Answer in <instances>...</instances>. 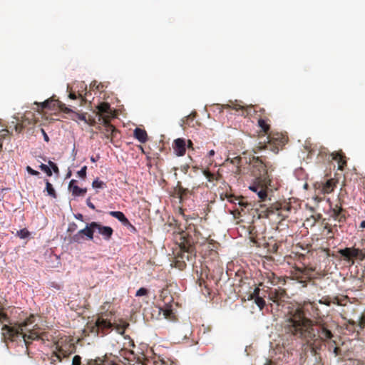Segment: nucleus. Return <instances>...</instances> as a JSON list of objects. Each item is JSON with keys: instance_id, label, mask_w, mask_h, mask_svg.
<instances>
[{"instance_id": "5fc2aeb1", "label": "nucleus", "mask_w": 365, "mask_h": 365, "mask_svg": "<svg viewBox=\"0 0 365 365\" xmlns=\"http://www.w3.org/2000/svg\"><path fill=\"white\" fill-rule=\"evenodd\" d=\"M259 292H260L259 288V287H255L254 289L253 292L250 294V299H256V297H260L259 296Z\"/></svg>"}, {"instance_id": "2f4dec72", "label": "nucleus", "mask_w": 365, "mask_h": 365, "mask_svg": "<svg viewBox=\"0 0 365 365\" xmlns=\"http://www.w3.org/2000/svg\"><path fill=\"white\" fill-rule=\"evenodd\" d=\"M174 264L175 267L178 268L180 270H183L186 267L185 260H183V257L180 256L175 255Z\"/></svg>"}, {"instance_id": "79ce46f5", "label": "nucleus", "mask_w": 365, "mask_h": 365, "mask_svg": "<svg viewBox=\"0 0 365 365\" xmlns=\"http://www.w3.org/2000/svg\"><path fill=\"white\" fill-rule=\"evenodd\" d=\"M84 240L83 235L78 231L71 237V241L77 243H81Z\"/></svg>"}, {"instance_id": "4d7b16f0", "label": "nucleus", "mask_w": 365, "mask_h": 365, "mask_svg": "<svg viewBox=\"0 0 365 365\" xmlns=\"http://www.w3.org/2000/svg\"><path fill=\"white\" fill-rule=\"evenodd\" d=\"M81 357L78 355L74 356L72 361V365H81Z\"/></svg>"}, {"instance_id": "bb28decb", "label": "nucleus", "mask_w": 365, "mask_h": 365, "mask_svg": "<svg viewBox=\"0 0 365 365\" xmlns=\"http://www.w3.org/2000/svg\"><path fill=\"white\" fill-rule=\"evenodd\" d=\"M258 126L264 134H268L270 130L269 119L259 118L258 119Z\"/></svg>"}, {"instance_id": "9d476101", "label": "nucleus", "mask_w": 365, "mask_h": 365, "mask_svg": "<svg viewBox=\"0 0 365 365\" xmlns=\"http://www.w3.org/2000/svg\"><path fill=\"white\" fill-rule=\"evenodd\" d=\"M38 106L41 110L48 108L50 110L54 109L56 107H58L61 111L65 113H70L72 110L66 106V105L58 100H56L53 98H51L44 102L38 104Z\"/></svg>"}, {"instance_id": "4c0bfd02", "label": "nucleus", "mask_w": 365, "mask_h": 365, "mask_svg": "<svg viewBox=\"0 0 365 365\" xmlns=\"http://www.w3.org/2000/svg\"><path fill=\"white\" fill-rule=\"evenodd\" d=\"M63 359L62 356H58L53 351L49 357L50 363L53 365H56L58 362H61Z\"/></svg>"}, {"instance_id": "a878e982", "label": "nucleus", "mask_w": 365, "mask_h": 365, "mask_svg": "<svg viewBox=\"0 0 365 365\" xmlns=\"http://www.w3.org/2000/svg\"><path fill=\"white\" fill-rule=\"evenodd\" d=\"M109 215L116 219H118L123 225H130V221L125 216V215L120 211H110Z\"/></svg>"}, {"instance_id": "cd10ccee", "label": "nucleus", "mask_w": 365, "mask_h": 365, "mask_svg": "<svg viewBox=\"0 0 365 365\" xmlns=\"http://www.w3.org/2000/svg\"><path fill=\"white\" fill-rule=\"evenodd\" d=\"M113 328H114L116 330V331L120 335L124 334L125 329L129 326V324L128 322H126L125 321H124L123 319H120L119 323H118V324H115V323H113Z\"/></svg>"}, {"instance_id": "864d4df0", "label": "nucleus", "mask_w": 365, "mask_h": 365, "mask_svg": "<svg viewBox=\"0 0 365 365\" xmlns=\"http://www.w3.org/2000/svg\"><path fill=\"white\" fill-rule=\"evenodd\" d=\"M327 155H330V154H329V152L327 148H321L319 150L318 157H322L323 158L324 157H327Z\"/></svg>"}, {"instance_id": "dca6fc26", "label": "nucleus", "mask_w": 365, "mask_h": 365, "mask_svg": "<svg viewBox=\"0 0 365 365\" xmlns=\"http://www.w3.org/2000/svg\"><path fill=\"white\" fill-rule=\"evenodd\" d=\"M225 108H230L236 110H242V115L244 117H247L251 115L252 111L253 110V106H244L242 104V102H232L231 104L224 105ZM254 111H255L254 110Z\"/></svg>"}, {"instance_id": "f257e3e1", "label": "nucleus", "mask_w": 365, "mask_h": 365, "mask_svg": "<svg viewBox=\"0 0 365 365\" xmlns=\"http://www.w3.org/2000/svg\"><path fill=\"white\" fill-rule=\"evenodd\" d=\"M283 327L285 334L303 340L313 350L320 349L322 342L333 337L325 324H317L306 316L304 307H297L289 310Z\"/></svg>"}, {"instance_id": "20e7f679", "label": "nucleus", "mask_w": 365, "mask_h": 365, "mask_svg": "<svg viewBox=\"0 0 365 365\" xmlns=\"http://www.w3.org/2000/svg\"><path fill=\"white\" fill-rule=\"evenodd\" d=\"M361 246V248H356L354 246L341 249L338 251V253L343 260L353 265L355 260L362 261L365 259V240L362 242Z\"/></svg>"}, {"instance_id": "5701e85b", "label": "nucleus", "mask_w": 365, "mask_h": 365, "mask_svg": "<svg viewBox=\"0 0 365 365\" xmlns=\"http://www.w3.org/2000/svg\"><path fill=\"white\" fill-rule=\"evenodd\" d=\"M336 187V182L334 179H329L326 182L322 184V192L323 194H329L332 192Z\"/></svg>"}, {"instance_id": "39448f33", "label": "nucleus", "mask_w": 365, "mask_h": 365, "mask_svg": "<svg viewBox=\"0 0 365 365\" xmlns=\"http://www.w3.org/2000/svg\"><path fill=\"white\" fill-rule=\"evenodd\" d=\"M35 317L31 314L26 318L22 323L19 324L18 327H10L7 324H4L2 327V334L6 339H9L11 341H16L19 336L22 334V331L28 326L34 322Z\"/></svg>"}, {"instance_id": "aec40b11", "label": "nucleus", "mask_w": 365, "mask_h": 365, "mask_svg": "<svg viewBox=\"0 0 365 365\" xmlns=\"http://www.w3.org/2000/svg\"><path fill=\"white\" fill-rule=\"evenodd\" d=\"M19 337H21L24 339L26 346L28 347L31 341L38 339L40 338V334L36 329L30 330L28 333H24V331H22V334H20L19 338Z\"/></svg>"}, {"instance_id": "4468645a", "label": "nucleus", "mask_w": 365, "mask_h": 365, "mask_svg": "<svg viewBox=\"0 0 365 365\" xmlns=\"http://www.w3.org/2000/svg\"><path fill=\"white\" fill-rule=\"evenodd\" d=\"M267 182H263V181L257 180V182L249 187L252 191L257 194L260 201H264L267 197Z\"/></svg>"}, {"instance_id": "ea45409f", "label": "nucleus", "mask_w": 365, "mask_h": 365, "mask_svg": "<svg viewBox=\"0 0 365 365\" xmlns=\"http://www.w3.org/2000/svg\"><path fill=\"white\" fill-rule=\"evenodd\" d=\"M16 235L21 239H25L30 236V232L26 228H24L18 230Z\"/></svg>"}, {"instance_id": "49530a36", "label": "nucleus", "mask_w": 365, "mask_h": 365, "mask_svg": "<svg viewBox=\"0 0 365 365\" xmlns=\"http://www.w3.org/2000/svg\"><path fill=\"white\" fill-rule=\"evenodd\" d=\"M105 185V182L98 180H94L92 184L94 188H103Z\"/></svg>"}, {"instance_id": "bf43d9fd", "label": "nucleus", "mask_w": 365, "mask_h": 365, "mask_svg": "<svg viewBox=\"0 0 365 365\" xmlns=\"http://www.w3.org/2000/svg\"><path fill=\"white\" fill-rule=\"evenodd\" d=\"M359 186L365 188V176L359 177L358 180Z\"/></svg>"}, {"instance_id": "e433bc0d", "label": "nucleus", "mask_w": 365, "mask_h": 365, "mask_svg": "<svg viewBox=\"0 0 365 365\" xmlns=\"http://www.w3.org/2000/svg\"><path fill=\"white\" fill-rule=\"evenodd\" d=\"M255 227L254 226H250L249 227V232H250V240L254 244H255L257 246H259L257 235H255Z\"/></svg>"}, {"instance_id": "412c9836", "label": "nucleus", "mask_w": 365, "mask_h": 365, "mask_svg": "<svg viewBox=\"0 0 365 365\" xmlns=\"http://www.w3.org/2000/svg\"><path fill=\"white\" fill-rule=\"evenodd\" d=\"M330 156H331L333 160L337 162L338 169L341 170H344V168L346 165V160L344 154L341 151H340L336 153H332L330 154Z\"/></svg>"}, {"instance_id": "0eeeda50", "label": "nucleus", "mask_w": 365, "mask_h": 365, "mask_svg": "<svg viewBox=\"0 0 365 365\" xmlns=\"http://www.w3.org/2000/svg\"><path fill=\"white\" fill-rule=\"evenodd\" d=\"M250 164L252 166V172L257 180L263 181V182L269 180L267 175V165L259 157L253 156Z\"/></svg>"}, {"instance_id": "b1692460", "label": "nucleus", "mask_w": 365, "mask_h": 365, "mask_svg": "<svg viewBox=\"0 0 365 365\" xmlns=\"http://www.w3.org/2000/svg\"><path fill=\"white\" fill-rule=\"evenodd\" d=\"M134 137L141 143H145L148 140V134L144 129L136 128L133 133Z\"/></svg>"}, {"instance_id": "680f3d73", "label": "nucleus", "mask_w": 365, "mask_h": 365, "mask_svg": "<svg viewBox=\"0 0 365 365\" xmlns=\"http://www.w3.org/2000/svg\"><path fill=\"white\" fill-rule=\"evenodd\" d=\"M76 115L78 116V118L81 120H83L84 122H87V118H86L85 113H76Z\"/></svg>"}, {"instance_id": "c03bdc74", "label": "nucleus", "mask_w": 365, "mask_h": 365, "mask_svg": "<svg viewBox=\"0 0 365 365\" xmlns=\"http://www.w3.org/2000/svg\"><path fill=\"white\" fill-rule=\"evenodd\" d=\"M39 168L43 171L44 173H46V175L49 177H51L52 175V171H51V169L46 165L45 164H41L39 165Z\"/></svg>"}, {"instance_id": "58836bf2", "label": "nucleus", "mask_w": 365, "mask_h": 365, "mask_svg": "<svg viewBox=\"0 0 365 365\" xmlns=\"http://www.w3.org/2000/svg\"><path fill=\"white\" fill-rule=\"evenodd\" d=\"M87 365H106L105 360L100 357H97L95 359H89L87 362Z\"/></svg>"}, {"instance_id": "8fccbe9b", "label": "nucleus", "mask_w": 365, "mask_h": 365, "mask_svg": "<svg viewBox=\"0 0 365 365\" xmlns=\"http://www.w3.org/2000/svg\"><path fill=\"white\" fill-rule=\"evenodd\" d=\"M9 135V130L7 129H2L0 131V142L2 143V140L6 138Z\"/></svg>"}, {"instance_id": "6ab92c4d", "label": "nucleus", "mask_w": 365, "mask_h": 365, "mask_svg": "<svg viewBox=\"0 0 365 365\" xmlns=\"http://www.w3.org/2000/svg\"><path fill=\"white\" fill-rule=\"evenodd\" d=\"M265 278L267 279V283H269L271 285H280L285 284L286 279L284 277L277 276L272 272H268L265 273Z\"/></svg>"}, {"instance_id": "de8ad7c7", "label": "nucleus", "mask_w": 365, "mask_h": 365, "mask_svg": "<svg viewBox=\"0 0 365 365\" xmlns=\"http://www.w3.org/2000/svg\"><path fill=\"white\" fill-rule=\"evenodd\" d=\"M148 293V291L147 289L144 288V287H141L140 288L137 292H136V294H135V296L136 297H141V296H145V295H147Z\"/></svg>"}, {"instance_id": "052dcab7", "label": "nucleus", "mask_w": 365, "mask_h": 365, "mask_svg": "<svg viewBox=\"0 0 365 365\" xmlns=\"http://www.w3.org/2000/svg\"><path fill=\"white\" fill-rule=\"evenodd\" d=\"M15 131L18 133H20L24 130V125L21 123H16L14 125Z\"/></svg>"}, {"instance_id": "603ef678", "label": "nucleus", "mask_w": 365, "mask_h": 365, "mask_svg": "<svg viewBox=\"0 0 365 365\" xmlns=\"http://www.w3.org/2000/svg\"><path fill=\"white\" fill-rule=\"evenodd\" d=\"M358 327H359L360 331H362L364 329V327H365V317L364 316L360 317Z\"/></svg>"}, {"instance_id": "72a5a7b5", "label": "nucleus", "mask_w": 365, "mask_h": 365, "mask_svg": "<svg viewBox=\"0 0 365 365\" xmlns=\"http://www.w3.org/2000/svg\"><path fill=\"white\" fill-rule=\"evenodd\" d=\"M348 301V297L346 296H341V297H334L332 299V302L334 304H336L337 305L344 306L346 304Z\"/></svg>"}, {"instance_id": "2eb2a0df", "label": "nucleus", "mask_w": 365, "mask_h": 365, "mask_svg": "<svg viewBox=\"0 0 365 365\" xmlns=\"http://www.w3.org/2000/svg\"><path fill=\"white\" fill-rule=\"evenodd\" d=\"M91 226L93 228H95V230H97L98 233L101 235L104 240H110L112 237L113 230L112 227L109 226H103L101 224L92 222L91 223Z\"/></svg>"}, {"instance_id": "3c124183", "label": "nucleus", "mask_w": 365, "mask_h": 365, "mask_svg": "<svg viewBox=\"0 0 365 365\" xmlns=\"http://www.w3.org/2000/svg\"><path fill=\"white\" fill-rule=\"evenodd\" d=\"M49 168L53 170L55 173L57 175L59 173V169L56 163L49 160L48 161Z\"/></svg>"}, {"instance_id": "a19ab883", "label": "nucleus", "mask_w": 365, "mask_h": 365, "mask_svg": "<svg viewBox=\"0 0 365 365\" xmlns=\"http://www.w3.org/2000/svg\"><path fill=\"white\" fill-rule=\"evenodd\" d=\"M202 173L209 182H213L214 180H217V178L215 176V175L210 173L208 170H204Z\"/></svg>"}, {"instance_id": "c756f323", "label": "nucleus", "mask_w": 365, "mask_h": 365, "mask_svg": "<svg viewBox=\"0 0 365 365\" xmlns=\"http://www.w3.org/2000/svg\"><path fill=\"white\" fill-rule=\"evenodd\" d=\"M88 92L85 93V96H83L81 93H78V95L74 92H70L68 97L70 99L75 100L79 98V106H83L87 102V99L86 96Z\"/></svg>"}, {"instance_id": "13d9d810", "label": "nucleus", "mask_w": 365, "mask_h": 365, "mask_svg": "<svg viewBox=\"0 0 365 365\" xmlns=\"http://www.w3.org/2000/svg\"><path fill=\"white\" fill-rule=\"evenodd\" d=\"M26 170L31 175L37 176V175H38L40 174L38 171H36V170H34L33 168H31L29 165L26 166Z\"/></svg>"}, {"instance_id": "423d86ee", "label": "nucleus", "mask_w": 365, "mask_h": 365, "mask_svg": "<svg viewBox=\"0 0 365 365\" xmlns=\"http://www.w3.org/2000/svg\"><path fill=\"white\" fill-rule=\"evenodd\" d=\"M107 315L106 313H102L98 316L94 324L88 327L92 334L103 336L113 329V324L107 318H105Z\"/></svg>"}, {"instance_id": "c9c22d12", "label": "nucleus", "mask_w": 365, "mask_h": 365, "mask_svg": "<svg viewBox=\"0 0 365 365\" xmlns=\"http://www.w3.org/2000/svg\"><path fill=\"white\" fill-rule=\"evenodd\" d=\"M298 270L307 278L311 279V272L315 271V268L312 267H305L303 269H298Z\"/></svg>"}, {"instance_id": "37998d69", "label": "nucleus", "mask_w": 365, "mask_h": 365, "mask_svg": "<svg viewBox=\"0 0 365 365\" xmlns=\"http://www.w3.org/2000/svg\"><path fill=\"white\" fill-rule=\"evenodd\" d=\"M255 302L260 309H262L265 305V301L262 297H256V299H255Z\"/></svg>"}, {"instance_id": "7c9ffc66", "label": "nucleus", "mask_w": 365, "mask_h": 365, "mask_svg": "<svg viewBox=\"0 0 365 365\" xmlns=\"http://www.w3.org/2000/svg\"><path fill=\"white\" fill-rule=\"evenodd\" d=\"M95 228L91 227V224L89 225H87L84 229H82L80 231V233H81L83 237H87L89 240L93 239V232H94Z\"/></svg>"}, {"instance_id": "0e129e2a", "label": "nucleus", "mask_w": 365, "mask_h": 365, "mask_svg": "<svg viewBox=\"0 0 365 365\" xmlns=\"http://www.w3.org/2000/svg\"><path fill=\"white\" fill-rule=\"evenodd\" d=\"M241 160H242V158L240 157L234 158L232 160V163L236 164L238 165H240Z\"/></svg>"}, {"instance_id": "774afa93", "label": "nucleus", "mask_w": 365, "mask_h": 365, "mask_svg": "<svg viewBox=\"0 0 365 365\" xmlns=\"http://www.w3.org/2000/svg\"><path fill=\"white\" fill-rule=\"evenodd\" d=\"M41 133L43 135V138H44V140L46 141V142H48L49 141V138L48 136V135L46 134V133L45 132V130L43 129H41Z\"/></svg>"}, {"instance_id": "a211bd4d", "label": "nucleus", "mask_w": 365, "mask_h": 365, "mask_svg": "<svg viewBox=\"0 0 365 365\" xmlns=\"http://www.w3.org/2000/svg\"><path fill=\"white\" fill-rule=\"evenodd\" d=\"M192 333V331L190 324H184L176 331V335L179 341L180 339H187L191 336Z\"/></svg>"}, {"instance_id": "f8f14e48", "label": "nucleus", "mask_w": 365, "mask_h": 365, "mask_svg": "<svg viewBox=\"0 0 365 365\" xmlns=\"http://www.w3.org/2000/svg\"><path fill=\"white\" fill-rule=\"evenodd\" d=\"M55 350L53 352L57 354L58 356H62V359L68 358L69 356L75 351L76 346L73 344L70 343L68 347L63 345L62 341H58L56 344Z\"/></svg>"}, {"instance_id": "4be33fe9", "label": "nucleus", "mask_w": 365, "mask_h": 365, "mask_svg": "<svg viewBox=\"0 0 365 365\" xmlns=\"http://www.w3.org/2000/svg\"><path fill=\"white\" fill-rule=\"evenodd\" d=\"M76 183V180H71L69 182L68 189L74 196H83L86 193V189L79 187Z\"/></svg>"}, {"instance_id": "473e14b6", "label": "nucleus", "mask_w": 365, "mask_h": 365, "mask_svg": "<svg viewBox=\"0 0 365 365\" xmlns=\"http://www.w3.org/2000/svg\"><path fill=\"white\" fill-rule=\"evenodd\" d=\"M46 182V191L47 192L48 195L53 198H56L57 195L56 192L52 185V184L48 181V180H45Z\"/></svg>"}, {"instance_id": "f704fd0d", "label": "nucleus", "mask_w": 365, "mask_h": 365, "mask_svg": "<svg viewBox=\"0 0 365 365\" xmlns=\"http://www.w3.org/2000/svg\"><path fill=\"white\" fill-rule=\"evenodd\" d=\"M338 227H334V225H331L329 223L325 224L324 229L327 230V235L329 238H333L335 231H337Z\"/></svg>"}, {"instance_id": "a18cd8bd", "label": "nucleus", "mask_w": 365, "mask_h": 365, "mask_svg": "<svg viewBox=\"0 0 365 365\" xmlns=\"http://www.w3.org/2000/svg\"><path fill=\"white\" fill-rule=\"evenodd\" d=\"M163 315L166 319H173L175 317L174 313L171 309H165L163 310Z\"/></svg>"}, {"instance_id": "6e6552de", "label": "nucleus", "mask_w": 365, "mask_h": 365, "mask_svg": "<svg viewBox=\"0 0 365 365\" xmlns=\"http://www.w3.org/2000/svg\"><path fill=\"white\" fill-rule=\"evenodd\" d=\"M291 208V206L287 203L282 204L279 202H275L267 208L266 215L267 217H269L272 215L277 214L284 220L288 217V212L290 211Z\"/></svg>"}, {"instance_id": "09e8293b", "label": "nucleus", "mask_w": 365, "mask_h": 365, "mask_svg": "<svg viewBox=\"0 0 365 365\" xmlns=\"http://www.w3.org/2000/svg\"><path fill=\"white\" fill-rule=\"evenodd\" d=\"M329 350L330 351H333V353L334 354V356H336L339 355V354H340V353H341V349H340L339 347H338V346H333L332 345H331V346H330L329 347Z\"/></svg>"}, {"instance_id": "9b49d317", "label": "nucleus", "mask_w": 365, "mask_h": 365, "mask_svg": "<svg viewBox=\"0 0 365 365\" xmlns=\"http://www.w3.org/2000/svg\"><path fill=\"white\" fill-rule=\"evenodd\" d=\"M330 217L336 222L334 227L342 226V224L346 221V210L341 207V205H336L330 210Z\"/></svg>"}, {"instance_id": "e2e57ef3", "label": "nucleus", "mask_w": 365, "mask_h": 365, "mask_svg": "<svg viewBox=\"0 0 365 365\" xmlns=\"http://www.w3.org/2000/svg\"><path fill=\"white\" fill-rule=\"evenodd\" d=\"M50 287L52 288H54L57 290H59L61 289V285L55 282H52L50 283Z\"/></svg>"}, {"instance_id": "393cba45", "label": "nucleus", "mask_w": 365, "mask_h": 365, "mask_svg": "<svg viewBox=\"0 0 365 365\" xmlns=\"http://www.w3.org/2000/svg\"><path fill=\"white\" fill-rule=\"evenodd\" d=\"M96 108L98 109L97 114L99 115H103V114L109 115L111 113L110 106L108 103H101L97 106Z\"/></svg>"}, {"instance_id": "6e6d98bb", "label": "nucleus", "mask_w": 365, "mask_h": 365, "mask_svg": "<svg viewBox=\"0 0 365 365\" xmlns=\"http://www.w3.org/2000/svg\"><path fill=\"white\" fill-rule=\"evenodd\" d=\"M87 167L85 165L78 172V175L81 178H85L86 176Z\"/></svg>"}, {"instance_id": "69168bd1", "label": "nucleus", "mask_w": 365, "mask_h": 365, "mask_svg": "<svg viewBox=\"0 0 365 365\" xmlns=\"http://www.w3.org/2000/svg\"><path fill=\"white\" fill-rule=\"evenodd\" d=\"M86 123L90 125H94L96 124V120L93 118H90L87 119V122H85Z\"/></svg>"}, {"instance_id": "c85d7f7f", "label": "nucleus", "mask_w": 365, "mask_h": 365, "mask_svg": "<svg viewBox=\"0 0 365 365\" xmlns=\"http://www.w3.org/2000/svg\"><path fill=\"white\" fill-rule=\"evenodd\" d=\"M228 201L234 204H238L241 207H246L249 205L247 202H244L242 197H236L234 195H230L227 197ZM243 210V208H242Z\"/></svg>"}, {"instance_id": "f03ea898", "label": "nucleus", "mask_w": 365, "mask_h": 365, "mask_svg": "<svg viewBox=\"0 0 365 365\" xmlns=\"http://www.w3.org/2000/svg\"><path fill=\"white\" fill-rule=\"evenodd\" d=\"M175 240L179 246L175 255L183 257V260L192 261L196 256V251L192 237L186 231L175 234Z\"/></svg>"}, {"instance_id": "7ed1b4c3", "label": "nucleus", "mask_w": 365, "mask_h": 365, "mask_svg": "<svg viewBox=\"0 0 365 365\" xmlns=\"http://www.w3.org/2000/svg\"><path fill=\"white\" fill-rule=\"evenodd\" d=\"M266 139L267 140V142H259V145L253 149L255 153L263 149L270 150L273 153H277L279 149L282 148L288 140L287 135L279 133L268 134Z\"/></svg>"}, {"instance_id": "ddd939ff", "label": "nucleus", "mask_w": 365, "mask_h": 365, "mask_svg": "<svg viewBox=\"0 0 365 365\" xmlns=\"http://www.w3.org/2000/svg\"><path fill=\"white\" fill-rule=\"evenodd\" d=\"M286 296L284 289L279 287L278 289H269L268 291V297L270 301L276 303L278 306L281 305L284 302Z\"/></svg>"}, {"instance_id": "1a4fd4ad", "label": "nucleus", "mask_w": 365, "mask_h": 365, "mask_svg": "<svg viewBox=\"0 0 365 365\" xmlns=\"http://www.w3.org/2000/svg\"><path fill=\"white\" fill-rule=\"evenodd\" d=\"M101 118H100V120ZM103 120V128L99 127L101 133L103 135V138H106L113 143L114 139L117 138L118 130L113 125L110 124L109 119L107 117H102Z\"/></svg>"}, {"instance_id": "338daca9", "label": "nucleus", "mask_w": 365, "mask_h": 365, "mask_svg": "<svg viewBox=\"0 0 365 365\" xmlns=\"http://www.w3.org/2000/svg\"><path fill=\"white\" fill-rule=\"evenodd\" d=\"M86 204L90 208H91L92 210H95V205L91 202L90 199H88L86 200Z\"/></svg>"}, {"instance_id": "f3484780", "label": "nucleus", "mask_w": 365, "mask_h": 365, "mask_svg": "<svg viewBox=\"0 0 365 365\" xmlns=\"http://www.w3.org/2000/svg\"><path fill=\"white\" fill-rule=\"evenodd\" d=\"M173 148L177 156H183L186 152V142L184 138H177L173 143Z\"/></svg>"}]
</instances>
